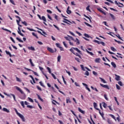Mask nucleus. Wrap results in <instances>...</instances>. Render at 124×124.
Here are the masks:
<instances>
[{"label": "nucleus", "mask_w": 124, "mask_h": 124, "mask_svg": "<svg viewBox=\"0 0 124 124\" xmlns=\"http://www.w3.org/2000/svg\"><path fill=\"white\" fill-rule=\"evenodd\" d=\"M47 50L50 53H55V52H57V49L56 48L55 49V50L54 51L53 49H52V48H51L49 46L47 47Z\"/></svg>", "instance_id": "obj_4"}, {"label": "nucleus", "mask_w": 124, "mask_h": 124, "mask_svg": "<svg viewBox=\"0 0 124 124\" xmlns=\"http://www.w3.org/2000/svg\"><path fill=\"white\" fill-rule=\"evenodd\" d=\"M84 36H85V37H87V38H90V35H89V34L87 33H84Z\"/></svg>", "instance_id": "obj_45"}, {"label": "nucleus", "mask_w": 124, "mask_h": 124, "mask_svg": "<svg viewBox=\"0 0 124 124\" xmlns=\"http://www.w3.org/2000/svg\"><path fill=\"white\" fill-rule=\"evenodd\" d=\"M22 23L23 24V25H25V26H28V23H27V22L23 21Z\"/></svg>", "instance_id": "obj_60"}, {"label": "nucleus", "mask_w": 124, "mask_h": 124, "mask_svg": "<svg viewBox=\"0 0 124 124\" xmlns=\"http://www.w3.org/2000/svg\"><path fill=\"white\" fill-rule=\"evenodd\" d=\"M16 81L17 82H21V79L18 77H16Z\"/></svg>", "instance_id": "obj_58"}, {"label": "nucleus", "mask_w": 124, "mask_h": 124, "mask_svg": "<svg viewBox=\"0 0 124 124\" xmlns=\"http://www.w3.org/2000/svg\"><path fill=\"white\" fill-rule=\"evenodd\" d=\"M37 95L38 99L41 100V101H43V99L41 98V97H40V96L39 95L37 94Z\"/></svg>", "instance_id": "obj_34"}, {"label": "nucleus", "mask_w": 124, "mask_h": 124, "mask_svg": "<svg viewBox=\"0 0 124 124\" xmlns=\"http://www.w3.org/2000/svg\"><path fill=\"white\" fill-rule=\"evenodd\" d=\"M19 117V118H20V119H21L22 122H26V119H25V117H24L23 115L20 114Z\"/></svg>", "instance_id": "obj_10"}, {"label": "nucleus", "mask_w": 124, "mask_h": 124, "mask_svg": "<svg viewBox=\"0 0 124 124\" xmlns=\"http://www.w3.org/2000/svg\"><path fill=\"white\" fill-rule=\"evenodd\" d=\"M71 103V101H70V98L68 97L66 98V103Z\"/></svg>", "instance_id": "obj_28"}, {"label": "nucleus", "mask_w": 124, "mask_h": 124, "mask_svg": "<svg viewBox=\"0 0 124 124\" xmlns=\"http://www.w3.org/2000/svg\"><path fill=\"white\" fill-rule=\"evenodd\" d=\"M47 69L49 73H50V74H51V69L50 68V67H47Z\"/></svg>", "instance_id": "obj_51"}, {"label": "nucleus", "mask_w": 124, "mask_h": 124, "mask_svg": "<svg viewBox=\"0 0 124 124\" xmlns=\"http://www.w3.org/2000/svg\"><path fill=\"white\" fill-rule=\"evenodd\" d=\"M29 50H31V51H35V48L33 46L28 47Z\"/></svg>", "instance_id": "obj_19"}, {"label": "nucleus", "mask_w": 124, "mask_h": 124, "mask_svg": "<svg viewBox=\"0 0 124 124\" xmlns=\"http://www.w3.org/2000/svg\"><path fill=\"white\" fill-rule=\"evenodd\" d=\"M98 10L100 12H101V13H103V14H104V15H106V13H105L104 11H103V9H99Z\"/></svg>", "instance_id": "obj_17"}, {"label": "nucleus", "mask_w": 124, "mask_h": 124, "mask_svg": "<svg viewBox=\"0 0 124 124\" xmlns=\"http://www.w3.org/2000/svg\"><path fill=\"white\" fill-rule=\"evenodd\" d=\"M37 89L39 90V91H42V89H41V88H40L39 86H36Z\"/></svg>", "instance_id": "obj_62"}, {"label": "nucleus", "mask_w": 124, "mask_h": 124, "mask_svg": "<svg viewBox=\"0 0 124 124\" xmlns=\"http://www.w3.org/2000/svg\"><path fill=\"white\" fill-rule=\"evenodd\" d=\"M107 122L109 124H113V122H112V121H111V120H110L109 119L108 120Z\"/></svg>", "instance_id": "obj_37"}, {"label": "nucleus", "mask_w": 124, "mask_h": 124, "mask_svg": "<svg viewBox=\"0 0 124 124\" xmlns=\"http://www.w3.org/2000/svg\"><path fill=\"white\" fill-rule=\"evenodd\" d=\"M85 75H86V76H89V75H90V73H89V72L88 71H86L85 72Z\"/></svg>", "instance_id": "obj_55"}, {"label": "nucleus", "mask_w": 124, "mask_h": 124, "mask_svg": "<svg viewBox=\"0 0 124 124\" xmlns=\"http://www.w3.org/2000/svg\"><path fill=\"white\" fill-rule=\"evenodd\" d=\"M25 90L26 91V92H28L29 93H31V91H30V90H29L27 87H24Z\"/></svg>", "instance_id": "obj_53"}, {"label": "nucleus", "mask_w": 124, "mask_h": 124, "mask_svg": "<svg viewBox=\"0 0 124 124\" xmlns=\"http://www.w3.org/2000/svg\"><path fill=\"white\" fill-rule=\"evenodd\" d=\"M27 30H29L31 31H34V30H33L32 29H31V28H30L29 27H27Z\"/></svg>", "instance_id": "obj_48"}, {"label": "nucleus", "mask_w": 124, "mask_h": 124, "mask_svg": "<svg viewBox=\"0 0 124 124\" xmlns=\"http://www.w3.org/2000/svg\"><path fill=\"white\" fill-rule=\"evenodd\" d=\"M115 75V80H116V81H120V80H121V77H120V76L117 75Z\"/></svg>", "instance_id": "obj_13"}, {"label": "nucleus", "mask_w": 124, "mask_h": 124, "mask_svg": "<svg viewBox=\"0 0 124 124\" xmlns=\"http://www.w3.org/2000/svg\"><path fill=\"white\" fill-rule=\"evenodd\" d=\"M2 110L4 111V112H6L7 113H9V110H8V109L5 108H2Z\"/></svg>", "instance_id": "obj_22"}, {"label": "nucleus", "mask_w": 124, "mask_h": 124, "mask_svg": "<svg viewBox=\"0 0 124 124\" xmlns=\"http://www.w3.org/2000/svg\"><path fill=\"white\" fill-rule=\"evenodd\" d=\"M94 42H95V43H97V44H100V42L98 40H94Z\"/></svg>", "instance_id": "obj_59"}, {"label": "nucleus", "mask_w": 124, "mask_h": 124, "mask_svg": "<svg viewBox=\"0 0 124 124\" xmlns=\"http://www.w3.org/2000/svg\"><path fill=\"white\" fill-rule=\"evenodd\" d=\"M100 86L101 87H103V88H105V89H107L108 90H110V88H109V86L107 85H104L102 84H100Z\"/></svg>", "instance_id": "obj_6"}, {"label": "nucleus", "mask_w": 124, "mask_h": 124, "mask_svg": "<svg viewBox=\"0 0 124 124\" xmlns=\"http://www.w3.org/2000/svg\"><path fill=\"white\" fill-rule=\"evenodd\" d=\"M93 75H95V76H97V73H96L95 71H93Z\"/></svg>", "instance_id": "obj_61"}, {"label": "nucleus", "mask_w": 124, "mask_h": 124, "mask_svg": "<svg viewBox=\"0 0 124 124\" xmlns=\"http://www.w3.org/2000/svg\"><path fill=\"white\" fill-rule=\"evenodd\" d=\"M16 18H17L18 19H19V21H18V20H16V21L17 22V25L19 26V27H22V25L19 24V22H20V20L21 19V18L19 17V16H16Z\"/></svg>", "instance_id": "obj_12"}, {"label": "nucleus", "mask_w": 124, "mask_h": 124, "mask_svg": "<svg viewBox=\"0 0 124 124\" xmlns=\"http://www.w3.org/2000/svg\"><path fill=\"white\" fill-rule=\"evenodd\" d=\"M82 85L83 86H85L86 89L88 90V92H91V89H90V88L88 87V85H87V84L82 83Z\"/></svg>", "instance_id": "obj_9"}, {"label": "nucleus", "mask_w": 124, "mask_h": 124, "mask_svg": "<svg viewBox=\"0 0 124 124\" xmlns=\"http://www.w3.org/2000/svg\"><path fill=\"white\" fill-rule=\"evenodd\" d=\"M32 34L33 36H35V37H36V38L38 39V36H37V35H36L35 33L34 32H32Z\"/></svg>", "instance_id": "obj_41"}, {"label": "nucleus", "mask_w": 124, "mask_h": 124, "mask_svg": "<svg viewBox=\"0 0 124 124\" xmlns=\"http://www.w3.org/2000/svg\"><path fill=\"white\" fill-rule=\"evenodd\" d=\"M93 106L94 108L96 109V110H97V111H99V108H97V104H96V103H93Z\"/></svg>", "instance_id": "obj_11"}, {"label": "nucleus", "mask_w": 124, "mask_h": 124, "mask_svg": "<svg viewBox=\"0 0 124 124\" xmlns=\"http://www.w3.org/2000/svg\"><path fill=\"white\" fill-rule=\"evenodd\" d=\"M99 113L100 115L101 116V117L104 118V113H103V112H100V109H99Z\"/></svg>", "instance_id": "obj_31"}, {"label": "nucleus", "mask_w": 124, "mask_h": 124, "mask_svg": "<svg viewBox=\"0 0 124 124\" xmlns=\"http://www.w3.org/2000/svg\"><path fill=\"white\" fill-rule=\"evenodd\" d=\"M53 26H54V27L56 28V29H57V30H58V31H60V28L58 27V26H57L56 25H55V24H53Z\"/></svg>", "instance_id": "obj_50"}, {"label": "nucleus", "mask_w": 124, "mask_h": 124, "mask_svg": "<svg viewBox=\"0 0 124 124\" xmlns=\"http://www.w3.org/2000/svg\"><path fill=\"white\" fill-rule=\"evenodd\" d=\"M85 50L86 51L87 53H88V54H89L90 55H91V56H93V52H90L87 49H85Z\"/></svg>", "instance_id": "obj_20"}, {"label": "nucleus", "mask_w": 124, "mask_h": 124, "mask_svg": "<svg viewBox=\"0 0 124 124\" xmlns=\"http://www.w3.org/2000/svg\"><path fill=\"white\" fill-rule=\"evenodd\" d=\"M78 110L79 111V112H80V113H81V114H85V111H84V110H81V108H78Z\"/></svg>", "instance_id": "obj_16"}, {"label": "nucleus", "mask_w": 124, "mask_h": 124, "mask_svg": "<svg viewBox=\"0 0 124 124\" xmlns=\"http://www.w3.org/2000/svg\"><path fill=\"white\" fill-rule=\"evenodd\" d=\"M99 79H100L101 82H103V83H104V84H107V82H106V80H105L104 79L102 78H99Z\"/></svg>", "instance_id": "obj_14"}, {"label": "nucleus", "mask_w": 124, "mask_h": 124, "mask_svg": "<svg viewBox=\"0 0 124 124\" xmlns=\"http://www.w3.org/2000/svg\"><path fill=\"white\" fill-rule=\"evenodd\" d=\"M5 53L6 54H7V55H9V57H12V55H11V53H10V52H9L7 50L5 51Z\"/></svg>", "instance_id": "obj_26"}, {"label": "nucleus", "mask_w": 124, "mask_h": 124, "mask_svg": "<svg viewBox=\"0 0 124 124\" xmlns=\"http://www.w3.org/2000/svg\"><path fill=\"white\" fill-rule=\"evenodd\" d=\"M74 50L75 51H76L77 52H78V53H75V52L74 51ZM70 51L73 54H74V55H75V56H77V57H79V59H82L81 55H82V52L80 50H79V49H78V48L72 47L70 49ZM78 53H79V54H80V55L78 54Z\"/></svg>", "instance_id": "obj_1"}, {"label": "nucleus", "mask_w": 124, "mask_h": 124, "mask_svg": "<svg viewBox=\"0 0 124 124\" xmlns=\"http://www.w3.org/2000/svg\"><path fill=\"white\" fill-rule=\"evenodd\" d=\"M80 67L81 68L82 70H83V71H86V69H85V68L84 67V65H80Z\"/></svg>", "instance_id": "obj_35"}, {"label": "nucleus", "mask_w": 124, "mask_h": 124, "mask_svg": "<svg viewBox=\"0 0 124 124\" xmlns=\"http://www.w3.org/2000/svg\"><path fill=\"white\" fill-rule=\"evenodd\" d=\"M110 49L113 52H116V51H117V50L116 49H115V47H111Z\"/></svg>", "instance_id": "obj_36"}, {"label": "nucleus", "mask_w": 124, "mask_h": 124, "mask_svg": "<svg viewBox=\"0 0 124 124\" xmlns=\"http://www.w3.org/2000/svg\"><path fill=\"white\" fill-rule=\"evenodd\" d=\"M115 4H117V5H118V7H123L124 6V4L120 2L118 3V1L117 0L115 1Z\"/></svg>", "instance_id": "obj_5"}, {"label": "nucleus", "mask_w": 124, "mask_h": 124, "mask_svg": "<svg viewBox=\"0 0 124 124\" xmlns=\"http://www.w3.org/2000/svg\"><path fill=\"white\" fill-rule=\"evenodd\" d=\"M118 85H120L121 87H123V82L122 81H118Z\"/></svg>", "instance_id": "obj_49"}, {"label": "nucleus", "mask_w": 124, "mask_h": 124, "mask_svg": "<svg viewBox=\"0 0 124 124\" xmlns=\"http://www.w3.org/2000/svg\"><path fill=\"white\" fill-rule=\"evenodd\" d=\"M117 37H118V38H119V39H120L121 40H122V41H124V40H123V39H122V38L121 37V36H120L119 34H118L117 35H116Z\"/></svg>", "instance_id": "obj_40"}, {"label": "nucleus", "mask_w": 124, "mask_h": 124, "mask_svg": "<svg viewBox=\"0 0 124 124\" xmlns=\"http://www.w3.org/2000/svg\"><path fill=\"white\" fill-rule=\"evenodd\" d=\"M109 15L111 17V19H112V20H115L116 18L115 17V16L113 14L109 13Z\"/></svg>", "instance_id": "obj_21"}, {"label": "nucleus", "mask_w": 124, "mask_h": 124, "mask_svg": "<svg viewBox=\"0 0 124 124\" xmlns=\"http://www.w3.org/2000/svg\"><path fill=\"white\" fill-rule=\"evenodd\" d=\"M63 20H64L62 21L63 23H65L66 24H68V25H70V24H71V22L68 20V19L64 18ZM67 22H68L69 23H70V24L68 23Z\"/></svg>", "instance_id": "obj_7"}, {"label": "nucleus", "mask_w": 124, "mask_h": 124, "mask_svg": "<svg viewBox=\"0 0 124 124\" xmlns=\"http://www.w3.org/2000/svg\"><path fill=\"white\" fill-rule=\"evenodd\" d=\"M100 61V58H96L95 60V62H99V61Z\"/></svg>", "instance_id": "obj_42"}, {"label": "nucleus", "mask_w": 124, "mask_h": 124, "mask_svg": "<svg viewBox=\"0 0 124 124\" xmlns=\"http://www.w3.org/2000/svg\"><path fill=\"white\" fill-rule=\"evenodd\" d=\"M91 89H92V90H93L94 91H95L96 92H98V90H97V89L96 88H94L93 86H91Z\"/></svg>", "instance_id": "obj_32"}, {"label": "nucleus", "mask_w": 124, "mask_h": 124, "mask_svg": "<svg viewBox=\"0 0 124 124\" xmlns=\"http://www.w3.org/2000/svg\"><path fill=\"white\" fill-rule=\"evenodd\" d=\"M16 40H18V41H19V42H21V43H23L24 42L23 40H21V39L19 38L18 37H16Z\"/></svg>", "instance_id": "obj_30"}, {"label": "nucleus", "mask_w": 124, "mask_h": 124, "mask_svg": "<svg viewBox=\"0 0 124 124\" xmlns=\"http://www.w3.org/2000/svg\"><path fill=\"white\" fill-rule=\"evenodd\" d=\"M55 45L58 47V48H60L61 47V44L59 43H56Z\"/></svg>", "instance_id": "obj_54"}, {"label": "nucleus", "mask_w": 124, "mask_h": 124, "mask_svg": "<svg viewBox=\"0 0 124 124\" xmlns=\"http://www.w3.org/2000/svg\"><path fill=\"white\" fill-rule=\"evenodd\" d=\"M17 32L19 34H20V35H21V36H24L23 34L21 32V29L20 27H18Z\"/></svg>", "instance_id": "obj_8"}, {"label": "nucleus", "mask_w": 124, "mask_h": 124, "mask_svg": "<svg viewBox=\"0 0 124 124\" xmlns=\"http://www.w3.org/2000/svg\"><path fill=\"white\" fill-rule=\"evenodd\" d=\"M37 16H38L39 19L40 20H42L44 21V24L45 25V26H47V24L45 22H47V20H46V18L44 16H42L41 17V16H40L39 14L37 15Z\"/></svg>", "instance_id": "obj_3"}, {"label": "nucleus", "mask_w": 124, "mask_h": 124, "mask_svg": "<svg viewBox=\"0 0 124 124\" xmlns=\"http://www.w3.org/2000/svg\"><path fill=\"white\" fill-rule=\"evenodd\" d=\"M84 24H85V25L86 26H87L88 27H90V28H92V25H91V24H90L87 22H84Z\"/></svg>", "instance_id": "obj_39"}, {"label": "nucleus", "mask_w": 124, "mask_h": 124, "mask_svg": "<svg viewBox=\"0 0 124 124\" xmlns=\"http://www.w3.org/2000/svg\"><path fill=\"white\" fill-rule=\"evenodd\" d=\"M29 62H30L31 66H34V64H33V63L32 62V60H31V59H30L29 60Z\"/></svg>", "instance_id": "obj_29"}, {"label": "nucleus", "mask_w": 124, "mask_h": 124, "mask_svg": "<svg viewBox=\"0 0 124 124\" xmlns=\"http://www.w3.org/2000/svg\"><path fill=\"white\" fill-rule=\"evenodd\" d=\"M28 99H29V101H30V102L33 103V100H32V99H31L30 97H28Z\"/></svg>", "instance_id": "obj_44"}, {"label": "nucleus", "mask_w": 124, "mask_h": 124, "mask_svg": "<svg viewBox=\"0 0 124 124\" xmlns=\"http://www.w3.org/2000/svg\"><path fill=\"white\" fill-rule=\"evenodd\" d=\"M111 64L114 67V68H116V67H117V65H116V63H115V62H111Z\"/></svg>", "instance_id": "obj_25"}, {"label": "nucleus", "mask_w": 124, "mask_h": 124, "mask_svg": "<svg viewBox=\"0 0 124 124\" xmlns=\"http://www.w3.org/2000/svg\"><path fill=\"white\" fill-rule=\"evenodd\" d=\"M15 111L16 112V113L18 117L21 115V113L18 112V110H17V109H16Z\"/></svg>", "instance_id": "obj_46"}, {"label": "nucleus", "mask_w": 124, "mask_h": 124, "mask_svg": "<svg viewBox=\"0 0 124 124\" xmlns=\"http://www.w3.org/2000/svg\"><path fill=\"white\" fill-rule=\"evenodd\" d=\"M1 29L3 30V31H8V32H10V33H11V31L7 29L1 28Z\"/></svg>", "instance_id": "obj_27"}, {"label": "nucleus", "mask_w": 124, "mask_h": 124, "mask_svg": "<svg viewBox=\"0 0 124 124\" xmlns=\"http://www.w3.org/2000/svg\"><path fill=\"white\" fill-rule=\"evenodd\" d=\"M20 104L23 108H25V105H24V101L20 102Z\"/></svg>", "instance_id": "obj_33"}, {"label": "nucleus", "mask_w": 124, "mask_h": 124, "mask_svg": "<svg viewBox=\"0 0 124 124\" xmlns=\"http://www.w3.org/2000/svg\"><path fill=\"white\" fill-rule=\"evenodd\" d=\"M62 58V56L61 55H59L57 57V62H61V59Z\"/></svg>", "instance_id": "obj_23"}, {"label": "nucleus", "mask_w": 124, "mask_h": 124, "mask_svg": "<svg viewBox=\"0 0 124 124\" xmlns=\"http://www.w3.org/2000/svg\"><path fill=\"white\" fill-rule=\"evenodd\" d=\"M27 107L28 108H30V109H32V108H33V107H32V106H31V105H27Z\"/></svg>", "instance_id": "obj_56"}, {"label": "nucleus", "mask_w": 124, "mask_h": 124, "mask_svg": "<svg viewBox=\"0 0 124 124\" xmlns=\"http://www.w3.org/2000/svg\"><path fill=\"white\" fill-rule=\"evenodd\" d=\"M102 104H103V106L104 107V108H105V109H106V107L107 106V104L106 103L103 102L102 103Z\"/></svg>", "instance_id": "obj_24"}, {"label": "nucleus", "mask_w": 124, "mask_h": 124, "mask_svg": "<svg viewBox=\"0 0 124 124\" xmlns=\"http://www.w3.org/2000/svg\"><path fill=\"white\" fill-rule=\"evenodd\" d=\"M16 90H17V91L20 92V93L22 94H24L23 97L21 98V99H25V98H26V94H25V93H24V92L22 90H21V89H20V88L18 87L17 86L16 87Z\"/></svg>", "instance_id": "obj_2"}, {"label": "nucleus", "mask_w": 124, "mask_h": 124, "mask_svg": "<svg viewBox=\"0 0 124 124\" xmlns=\"http://www.w3.org/2000/svg\"><path fill=\"white\" fill-rule=\"evenodd\" d=\"M69 8H70L69 6H68L67 7V11H66L67 14H71V11L69 10Z\"/></svg>", "instance_id": "obj_18"}, {"label": "nucleus", "mask_w": 124, "mask_h": 124, "mask_svg": "<svg viewBox=\"0 0 124 124\" xmlns=\"http://www.w3.org/2000/svg\"><path fill=\"white\" fill-rule=\"evenodd\" d=\"M11 95H12V96H13L14 101H16V98L15 97V95H14V94H11Z\"/></svg>", "instance_id": "obj_47"}, {"label": "nucleus", "mask_w": 124, "mask_h": 124, "mask_svg": "<svg viewBox=\"0 0 124 124\" xmlns=\"http://www.w3.org/2000/svg\"><path fill=\"white\" fill-rule=\"evenodd\" d=\"M75 85L76 86V87H80V85L77 82H75Z\"/></svg>", "instance_id": "obj_64"}, {"label": "nucleus", "mask_w": 124, "mask_h": 124, "mask_svg": "<svg viewBox=\"0 0 124 124\" xmlns=\"http://www.w3.org/2000/svg\"><path fill=\"white\" fill-rule=\"evenodd\" d=\"M63 44L64 46L66 48H67V45H66V44L65 43V42H63Z\"/></svg>", "instance_id": "obj_63"}, {"label": "nucleus", "mask_w": 124, "mask_h": 124, "mask_svg": "<svg viewBox=\"0 0 124 124\" xmlns=\"http://www.w3.org/2000/svg\"><path fill=\"white\" fill-rule=\"evenodd\" d=\"M51 76H52L53 78H54V79H55V80H56V79H57L56 76H55V75L54 74L52 73Z\"/></svg>", "instance_id": "obj_52"}, {"label": "nucleus", "mask_w": 124, "mask_h": 124, "mask_svg": "<svg viewBox=\"0 0 124 124\" xmlns=\"http://www.w3.org/2000/svg\"><path fill=\"white\" fill-rule=\"evenodd\" d=\"M116 89H117V90H121V87H120L119 85L116 84Z\"/></svg>", "instance_id": "obj_43"}, {"label": "nucleus", "mask_w": 124, "mask_h": 124, "mask_svg": "<svg viewBox=\"0 0 124 124\" xmlns=\"http://www.w3.org/2000/svg\"><path fill=\"white\" fill-rule=\"evenodd\" d=\"M75 42H76L77 45H79L80 44V41L78 38H76V40H75Z\"/></svg>", "instance_id": "obj_15"}, {"label": "nucleus", "mask_w": 124, "mask_h": 124, "mask_svg": "<svg viewBox=\"0 0 124 124\" xmlns=\"http://www.w3.org/2000/svg\"><path fill=\"white\" fill-rule=\"evenodd\" d=\"M75 59L78 62H80V59L78 58H75Z\"/></svg>", "instance_id": "obj_57"}, {"label": "nucleus", "mask_w": 124, "mask_h": 124, "mask_svg": "<svg viewBox=\"0 0 124 124\" xmlns=\"http://www.w3.org/2000/svg\"><path fill=\"white\" fill-rule=\"evenodd\" d=\"M86 10H87L88 11H89V12H91V9H90V5H88V6L86 7Z\"/></svg>", "instance_id": "obj_38"}]
</instances>
